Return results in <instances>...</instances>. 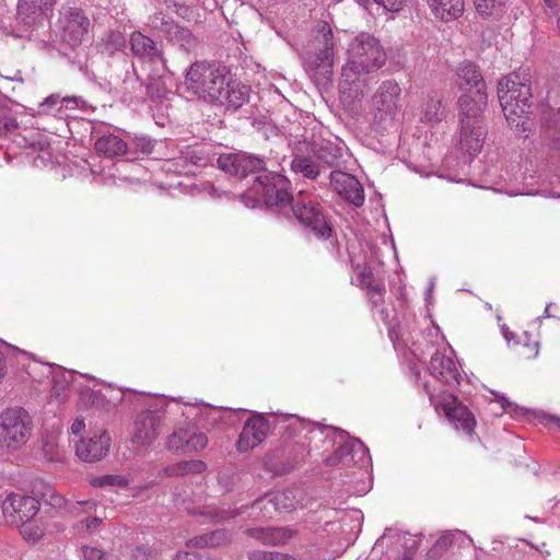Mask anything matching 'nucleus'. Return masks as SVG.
<instances>
[{"instance_id": "obj_1", "label": "nucleus", "mask_w": 560, "mask_h": 560, "mask_svg": "<svg viewBox=\"0 0 560 560\" xmlns=\"http://www.w3.org/2000/svg\"><path fill=\"white\" fill-rule=\"evenodd\" d=\"M385 62L386 54L377 38L368 33L355 36L349 45L348 61L342 68V101H361L369 83L368 74L381 69Z\"/></svg>"}, {"instance_id": "obj_2", "label": "nucleus", "mask_w": 560, "mask_h": 560, "mask_svg": "<svg viewBox=\"0 0 560 560\" xmlns=\"http://www.w3.org/2000/svg\"><path fill=\"white\" fill-rule=\"evenodd\" d=\"M532 74L529 70L510 73L498 83V97L506 121L525 130L532 98Z\"/></svg>"}, {"instance_id": "obj_3", "label": "nucleus", "mask_w": 560, "mask_h": 560, "mask_svg": "<svg viewBox=\"0 0 560 560\" xmlns=\"http://www.w3.org/2000/svg\"><path fill=\"white\" fill-rule=\"evenodd\" d=\"M229 71L226 67L215 62L196 61L186 71L184 86L190 95L208 103L222 100L228 86Z\"/></svg>"}, {"instance_id": "obj_4", "label": "nucleus", "mask_w": 560, "mask_h": 560, "mask_svg": "<svg viewBox=\"0 0 560 560\" xmlns=\"http://www.w3.org/2000/svg\"><path fill=\"white\" fill-rule=\"evenodd\" d=\"M290 189V180L275 172H264L257 175L247 191V198L255 199V203L264 202L267 207L283 209L292 203L293 197Z\"/></svg>"}, {"instance_id": "obj_5", "label": "nucleus", "mask_w": 560, "mask_h": 560, "mask_svg": "<svg viewBox=\"0 0 560 560\" xmlns=\"http://www.w3.org/2000/svg\"><path fill=\"white\" fill-rule=\"evenodd\" d=\"M33 420L30 413L21 408H7L0 413V447L9 451L22 448L30 440Z\"/></svg>"}, {"instance_id": "obj_6", "label": "nucleus", "mask_w": 560, "mask_h": 560, "mask_svg": "<svg viewBox=\"0 0 560 560\" xmlns=\"http://www.w3.org/2000/svg\"><path fill=\"white\" fill-rule=\"evenodd\" d=\"M289 207L303 228L316 238L328 240L331 236L332 228L318 202L300 194Z\"/></svg>"}, {"instance_id": "obj_7", "label": "nucleus", "mask_w": 560, "mask_h": 560, "mask_svg": "<svg viewBox=\"0 0 560 560\" xmlns=\"http://www.w3.org/2000/svg\"><path fill=\"white\" fill-rule=\"evenodd\" d=\"M318 33L320 38H316V40L320 47L316 48V51L307 54L305 66L315 74L328 78L332 72L334 66L332 31L326 22H323L318 24Z\"/></svg>"}, {"instance_id": "obj_8", "label": "nucleus", "mask_w": 560, "mask_h": 560, "mask_svg": "<svg viewBox=\"0 0 560 560\" xmlns=\"http://www.w3.org/2000/svg\"><path fill=\"white\" fill-rule=\"evenodd\" d=\"M3 517L10 525L20 527L27 524L39 511V501L34 497L9 493L1 503Z\"/></svg>"}, {"instance_id": "obj_9", "label": "nucleus", "mask_w": 560, "mask_h": 560, "mask_svg": "<svg viewBox=\"0 0 560 560\" xmlns=\"http://www.w3.org/2000/svg\"><path fill=\"white\" fill-rule=\"evenodd\" d=\"M436 408H441L448 421L456 430H463L471 435L476 428V419L472 412L452 394H443Z\"/></svg>"}, {"instance_id": "obj_10", "label": "nucleus", "mask_w": 560, "mask_h": 560, "mask_svg": "<svg viewBox=\"0 0 560 560\" xmlns=\"http://www.w3.org/2000/svg\"><path fill=\"white\" fill-rule=\"evenodd\" d=\"M219 168L228 174L246 177L249 174L266 172V163L259 156L248 153L220 155L217 159Z\"/></svg>"}, {"instance_id": "obj_11", "label": "nucleus", "mask_w": 560, "mask_h": 560, "mask_svg": "<svg viewBox=\"0 0 560 560\" xmlns=\"http://www.w3.org/2000/svg\"><path fill=\"white\" fill-rule=\"evenodd\" d=\"M62 38L71 46L80 44L88 34L90 20L83 11L72 7H62L60 11Z\"/></svg>"}, {"instance_id": "obj_12", "label": "nucleus", "mask_w": 560, "mask_h": 560, "mask_svg": "<svg viewBox=\"0 0 560 560\" xmlns=\"http://www.w3.org/2000/svg\"><path fill=\"white\" fill-rule=\"evenodd\" d=\"M400 95L401 89L396 81L387 80L382 82L372 98L376 117L381 120L386 117L393 118L399 108Z\"/></svg>"}, {"instance_id": "obj_13", "label": "nucleus", "mask_w": 560, "mask_h": 560, "mask_svg": "<svg viewBox=\"0 0 560 560\" xmlns=\"http://www.w3.org/2000/svg\"><path fill=\"white\" fill-rule=\"evenodd\" d=\"M329 180L330 187L348 202L357 208L363 206L365 201L364 189L354 176L346 172L332 171Z\"/></svg>"}, {"instance_id": "obj_14", "label": "nucleus", "mask_w": 560, "mask_h": 560, "mask_svg": "<svg viewBox=\"0 0 560 560\" xmlns=\"http://www.w3.org/2000/svg\"><path fill=\"white\" fill-rule=\"evenodd\" d=\"M56 2L57 0H19L16 7L18 21L27 27L43 25Z\"/></svg>"}, {"instance_id": "obj_15", "label": "nucleus", "mask_w": 560, "mask_h": 560, "mask_svg": "<svg viewBox=\"0 0 560 560\" xmlns=\"http://www.w3.org/2000/svg\"><path fill=\"white\" fill-rule=\"evenodd\" d=\"M162 415L158 410L141 411L135 421L132 442L140 446L150 445L159 435Z\"/></svg>"}, {"instance_id": "obj_16", "label": "nucleus", "mask_w": 560, "mask_h": 560, "mask_svg": "<svg viewBox=\"0 0 560 560\" xmlns=\"http://www.w3.org/2000/svg\"><path fill=\"white\" fill-rule=\"evenodd\" d=\"M269 431L268 421L261 415L252 416L243 425L236 447L240 452H247L258 446Z\"/></svg>"}, {"instance_id": "obj_17", "label": "nucleus", "mask_w": 560, "mask_h": 560, "mask_svg": "<svg viewBox=\"0 0 560 560\" xmlns=\"http://www.w3.org/2000/svg\"><path fill=\"white\" fill-rule=\"evenodd\" d=\"M207 444L208 438L205 433L187 428L175 430L167 439L168 450L177 453L198 452L205 448Z\"/></svg>"}, {"instance_id": "obj_18", "label": "nucleus", "mask_w": 560, "mask_h": 560, "mask_svg": "<svg viewBox=\"0 0 560 560\" xmlns=\"http://www.w3.org/2000/svg\"><path fill=\"white\" fill-rule=\"evenodd\" d=\"M487 128L483 120H460V149L469 155H477L485 143Z\"/></svg>"}, {"instance_id": "obj_19", "label": "nucleus", "mask_w": 560, "mask_h": 560, "mask_svg": "<svg viewBox=\"0 0 560 560\" xmlns=\"http://www.w3.org/2000/svg\"><path fill=\"white\" fill-rule=\"evenodd\" d=\"M110 445V438L106 432L82 439L75 446V453L83 462L95 463L104 458Z\"/></svg>"}, {"instance_id": "obj_20", "label": "nucleus", "mask_w": 560, "mask_h": 560, "mask_svg": "<svg viewBox=\"0 0 560 560\" xmlns=\"http://www.w3.org/2000/svg\"><path fill=\"white\" fill-rule=\"evenodd\" d=\"M430 374L441 383L454 386L459 384L460 373L454 360L443 352L435 351L430 360Z\"/></svg>"}, {"instance_id": "obj_21", "label": "nucleus", "mask_w": 560, "mask_h": 560, "mask_svg": "<svg viewBox=\"0 0 560 560\" xmlns=\"http://www.w3.org/2000/svg\"><path fill=\"white\" fill-rule=\"evenodd\" d=\"M129 45L132 54L139 59L148 62H161L165 66L166 59L162 49L159 48L152 38L140 31H133L130 34Z\"/></svg>"}, {"instance_id": "obj_22", "label": "nucleus", "mask_w": 560, "mask_h": 560, "mask_svg": "<svg viewBox=\"0 0 560 560\" xmlns=\"http://www.w3.org/2000/svg\"><path fill=\"white\" fill-rule=\"evenodd\" d=\"M310 144L300 143L293 153L291 168L294 173L302 174L305 178L315 179L320 173V168L316 159L311 155Z\"/></svg>"}, {"instance_id": "obj_23", "label": "nucleus", "mask_w": 560, "mask_h": 560, "mask_svg": "<svg viewBox=\"0 0 560 560\" xmlns=\"http://www.w3.org/2000/svg\"><path fill=\"white\" fill-rule=\"evenodd\" d=\"M488 95L481 90L459 97L460 120H483L482 113L487 106Z\"/></svg>"}, {"instance_id": "obj_24", "label": "nucleus", "mask_w": 560, "mask_h": 560, "mask_svg": "<svg viewBox=\"0 0 560 560\" xmlns=\"http://www.w3.org/2000/svg\"><path fill=\"white\" fill-rule=\"evenodd\" d=\"M247 534L264 545L277 546L288 542L294 530L288 527H257L248 529Z\"/></svg>"}, {"instance_id": "obj_25", "label": "nucleus", "mask_w": 560, "mask_h": 560, "mask_svg": "<svg viewBox=\"0 0 560 560\" xmlns=\"http://www.w3.org/2000/svg\"><path fill=\"white\" fill-rule=\"evenodd\" d=\"M249 86L235 82L228 78V86L222 93V100H218L217 103L226 105L232 110H237L249 100Z\"/></svg>"}, {"instance_id": "obj_26", "label": "nucleus", "mask_w": 560, "mask_h": 560, "mask_svg": "<svg viewBox=\"0 0 560 560\" xmlns=\"http://www.w3.org/2000/svg\"><path fill=\"white\" fill-rule=\"evenodd\" d=\"M184 159H190L191 175L196 170L211 165L217 161V153L209 144H195L184 148Z\"/></svg>"}, {"instance_id": "obj_27", "label": "nucleus", "mask_w": 560, "mask_h": 560, "mask_svg": "<svg viewBox=\"0 0 560 560\" xmlns=\"http://www.w3.org/2000/svg\"><path fill=\"white\" fill-rule=\"evenodd\" d=\"M436 19L448 22L464 13V0H427Z\"/></svg>"}, {"instance_id": "obj_28", "label": "nucleus", "mask_w": 560, "mask_h": 560, "mask_svg": "<svg viewBox=\"0 0 560 560\" xmlns=\"http://www.w3.org/2000/svg\"><path fill=\"white\" fill-rule=\"evenodd\" d=\"M458 85L460 89L465 86L475 88V91L481 90L486 92V82L477 69V66L470 61L462 62L456 71Z\"/></svg>"}, {"instance_id": "obj_29", "label": "nucleus", "mask_w": 560, "mask_h": 560, "mask_svg": "<svg viewBox=\"0 0 560 560\" xmlns=\"http://www.w3.org/2000/svg\"><path fill=\"white\" fill-rule=\"evenodd\" d=\"M207 469V464L199 459L180 460L173 465L164 467L160 477H184L188 475H199Z\"/></svg>"}, {"instance_id": "obj_30", "label": "nucleus", "mask_w": 560, "mask_h": 560, "mask_svg": "<svg viewBox=\"0 0 560 560\" xmlns=\"http://www.w3.org/2000/svg\"><path fill=\"white\" fill-rule=\"evenodd\" d=\"M95 150L107 158L124 155L127 152V143L114 133L104 135L95 141Z\"/></svg>"}, {"instance_id": "obj_31", "label": "nucleus", "mask_w": 560, "mask_h": 560, "mask_svg": "<svg viewBox=\"0 0 560 560\" xmlns=\"http://www.w3.org/2000/svg\"><path fill=\"white\" fill-rule=\"evenodd\" d=\"M308 150L317 162L323 163L327 167L337 166L342 156L341 149L331 144H312L311 148L308 147Z\"/></svg>"}, {"instance_id": "obj_32", "label": "nucleus", "mask_w": 560, "mask_h": 560, "mask_svg": "<svg viewBox=\"0 0 560 560\" xmlns=\"http://www.w3.org/2000/svg\"><path fill=\"white\" fill-rule=\"evenodd\" d=\"M293 506V502L287 492L277 493L271 498L257 499L253 504L254 509L265 510L267 512H270V509L275 511L291 510Z\"/></svg>"}, {"instance_id": "obj_33", "label": "nucleus", "mask_w": 560, "mask_h": 560, "mask_svg": "<svg viewBox=\"0 0 560 560\" xmlns=\"http://www.w3.org/2000/svg\"><path fill=\"white\" fill-rule=\"evenodd\" d=\"M542 139L551 150L560 151V109L547 120Z\"/></svg>"}, {"instance_id": "obj_34", "label": "nucleus", "mask_w": 560, "mask_h": 560, "mask_svg": "<svg viewBox=\"0 0 560 560\" xmlns=\"http://www.w3.org/2000/svg\"><path fill=\"white\" fill-rule=\"evenodd\" d=\"M229 538V533L225 529H218L190 539L188 546L198 548L217 547L225 544Z\"/></svg>"}, {"instance_id": "obj_35", "label": "nucleus", "mask_w": 560, "mask_h": 560, "mask_svg": "<svg viewBox=\"0 0 560 560\" xmlns=\"http://www.w3.org/2000/svg\"><path fill=\"white\" fill-rule=\"evenodd\" d=\"M456 535H460L459 530L445 532L427 552V560H439L454 544Z\"/></svg>"}, {"instance_id": "obj_36", "label": "nucleus", "mask_w": 560, "mask_h": 560, "mask_svg": "<svg viewBox=\"0 0 560 560\" xmlns=\"http://www.w3.org/2000/svg\"><path fill=\"white\" fill-rule=\"evenodd\" d=\"M172 35L173 40L187 52H191L198 47L197 37L186 27L175 26Z\"/></svg>"}, {"instance_id": "obj_37", "label": "nucleus", "mask_w": 560, "mask_h": 560, "mask_svg": "<svg viewBox=\"0 0 560 560\" xmlns=\"http://www.w3.org/2000/svg\"><path fill=\"white\" fill-rule=\"evenodd\" d=\"M385 285L382 282L376 283L374 287H371L369 290H366V294L369 298V301L373 308H378L381 312V315L383 319L387 318L388 312L385 308Z\"/></svg>"}, {"instance_id": "obj_38", "label": "nucleus", "mask_w": 560, "mask_h": 560, "mask_svg": "<svg viewBox=\"0 0 560 560\" xmlns=\"http://www.w3.org/2000/svg\"><path fill=\"white\" fill-rule=\"evenodd\" d=\"M61 97L59 94H51L47 96L44 102L38 105V114L39 115H51V116H62L63 107L61 105Z\"/></svg>"}, {"instance_id": "obj_39", "label": "nucleus", "mask_w": 560, "mask_h": 560, "mask_svg": "<svg viewBox=\"0 0 560 560\" xmlns=\"http://www.w3.org/2000/svg\"><path fill=\"white\" fill-rule=\"evenodd\" d=\"M443 118L442 102L436 97H429L423 108V119L428 122H439Z\"/></svg>"}, {"instance_id": "obj_40", "label": "nucleus", "mask_w": 560, "mask_h": 560, "mask_svg": "<svg viewBox=\"0 0 560 560\" xmlns=\"http://www.w3.org/2000/svg\"><path fill=\"white\" fill-rule=\"evenodd\" d=\"M91 485L96 488L104 487H118L125 488L128 486V479L120 475H103L93 477L91 479Z\"/></svg>"}, {"instance_id": "obj_41", "label": "nucleus", "mask_w": 560, "mask_h": 560, "mask_svg": "<svg viewBox=\"0 0 560 560\" xmlns=\"http://www.w3.org/2000/svg\"><path fill=\"white\" fill-rule=\"evenodd\" d=\"M190 159H184V148L168 161V171L179 175H191Z\"/></svg>"}, {"instance_id": "obj_42", "label": "nucleus", "mask_w": 560, "mask_h": 560, "mask_svg": "<svg viewBox=\"0 0 560 560\" xmlns=\"http://www.w3.org/2000/svg\"><path fill=\"white\" fill-rule=\"evenodd\" d=\"M505 1L506 0H474L478 13L486 16L498 14Z\"/></svg>"}, {"instance_id": "obj_43", "label": "nucleus", "mask_w": 560, "mask_h": 560, "mask_svg": "<svg viewBox=\"0 0 560 560\" xmlns=\"http://www.w3.org/2000/svg\"><path fill=\"white\" fill-rule=\"evenodd\" d=\"M353 445L351 443H345L340 445L334 454L329 455L325 459L327 466H338L352 453Z\"/></svg>"}, {"instance_id": "obj_44", "label": "nucleus", "mask_w": 560, "mask_h": 560, "mask_svg": "<svg viewBox=\"0 0 560 560\" xmlns=\"http://www.w3.org/2000/svg\"><path fill=\"white\" fill-rule=\"evenodd\" d=\"M69 393V383L65 375L56 376L51 388V395L60 402L66 401Z\"/></svg>"}, {"instance_id": "obj_45", "label": "nucleus", "mask_w": 560, "mask_h": 560, "mask_svg": "<svg viewBox=\"0 0 560 560\" xmlns=\"http://www.w3.org/2000/svg\"><path fill=\"white\" fill-rule=\"evenodd\" d=\"M45 489L46 491L42 493V501L57 509L67 508L68 501L62 495L56 493L50 486H46Z\"/></svg>"}, {"instance_id": "obj_46", "label": "nucleus", "mask_w": 560, "mask_h": 560, "mask_svg": "<svg viewBox=\"0 0 560 560\" xmlns=\"http://www.w3.org/2000/svg\"><path fill=\"white\" fill-rule=\"evenodd\" d=\"M188 512L190 514L207 516L212 520H224L228 517V515L224 511L218 510L217 508H214L212 505H203V506L188 509Z\"/></svg>"}, {"instance_id": "obj_47", "label": "nucleus", "mask_w": 560, "mask_h": 560, "mask_svg": "<svg viewBox=\"0 0 560 560\" xmlns=\"http://www.w3.org/2000/svg\"><path fill=\"white\" fill-rule=\"evenodd\" d=\"M249 560H295L292 556L281 552L254 551L249 555Z\"/></svg>"}, {"instance_id": "obj_48", "label": "nucleus", "mask_w": 560, "mask_h": 560, "mask_svg": "<svg viewBox=\"0 0 560 560\" xmlns=\"http://www.w3.org/2000/svg\"><path fill=\"white\" fill-rule=\"evenodd\" d=\"M106 45L108 49L120 50L126 45V38L119 31H110L106 36Z\"/></svg>"}, {"instance_id": "obj_49", "label": "nucleus", "mask_w": 560, "mask_h": 560, "mask_svg": "<svg viewBox=\"0 0 560 560\" xmlns=\"http://www.w3.org/2000/svg\"><path fill=\"white\" fill-rule=\"evenodd\" d=\"M18 127L15 118L0 110V138L5 137L10 131Z\"/></svg>"}, {"instance_id": "obj_50", "label": "nucleus", "mask_w": 560, "mask_h": 560, "mask_svg": "<svg viewBox=\"0 0 560 560\" xmlns=\"http://www.w3.org/2000/svg\"><path fill=\"white\" fill-rule=\"evenodd\" d=\"M359 285L369 290L374 287L377 282L374 281V273L369 266H364L358 275Z\"/></svg>"}, {"instance_id": "obj_51", "label": "nucleus", "mask_w": 560, "mask_h": 560, "mask_svg": "<svg viewBox=\"0 0 560 560\" xmlns=\"http://www.w3.org/2000/svg\"><path fill=\"white\" fill-rule=\"evenodd\" d=\"M82 551L85 560H115L113 556L106 555L95 547H83Z\"/></svg>"}, {"instance_id": "obj_52", "label": "nucleus", "mask_w": 560, "mask_h": 560, "mask_svg": "<svg viewBox=\"0 0 560 560\" xmlns=\"http://www.w3.org/2000/svg\"><path fill=\"white\" fill-rule=\"evenodd\" d=\"M375 3L382 5L387 11H398L404 0H373Z\"/></svg>"}, {"instance_id": "obj_53", "label": "nucleus", "mask_w": 560, "mask_h": 560, "mask_svg": "<svg viewBox=\"0 0 560 560\" xmlns=\"http://www.w3.org/2000/svg\"><path fill=\"white\" fill-rule=\"evenodd\" d=\"M61 100L62 102L60 106L63 107V115L68 109H75L81 102V98L77 96H66L61 97Z\"/></svg>"}, {"instance_id": "obj_54", "label": "nucleus", "mask_w": 560, "mask_h": 560, "mask_svg": "<svg viewBox=\"0 0 560 560\" xmlns=\"http://www.w3.org/2000/svg\"><path fill=\"white\" fill-rule=\"evenodd\" d=\"M150 552V549L144 546L137 547L132 552V560H148Z\"/></svg>"}, {"instance_id": "obj_55", "label": "nucleus", "mask_w": 560, "mask_h": 560, "mask_svg": "<svg viewBox=\"0 0 560 560\" xmlns=\"http://www.w3.org/2000/svg\"><path fill=\"white\" fill-rule=\"evenodd\" d=\"M200 556L197 552L179 551L176 553L174 560H198Z\"/></svg>"}, {"instance_id": "obj_56", "label": "nucleus", "mask_w": 560, "mask_h": 560, "mask_svg": "<svg viewBox=\"0 0 560 560\" xmlns=\"http://www.w3.org/2000/svg\"><path fill=\"white\" fill-rule=\"evenodd\" d=\"M22 534L25 539L32 540V541L38 540L40 537V534L37 530L31 529L28 526H26V524L24 525Z\"/></svg>"}, {"instance_id": "obj_57", "label": "nucleus", "mask_w": 560, "mask_h": 560, "mask_svg": "<svg viewBox=\"0 0 560 560\" xmlns=\"http://www.w3.org/2000/svg\"><path fill=\"white\" fill-rule=\"evenodd\" d=\"M95 502L94 501H90V500H86V501H77L75 504L70 509L71 512H74L78 510V506H85V511H90L92 509L95 508Z\"/></svg>"}, {"instance_id": "obj_58", "label": "nucleus", "mask_w": 560, "mask_h": 560, "mask_svg": "<svg viewBox=\"0 0 560 560\" xmlns=\"http://www.w3.org/2000/svg\"><path fill=\"white\" fill-rule=\"evenodd\" d=\"M85 423L82 419H75L71 425V431L74 435L81 434V432L84 430Z\"/></svg>"}, {"instance_id": "obj_59", "label": "nucleus", "mask_w": 560, "mask_h": 560, "mask_svg": "<svg viewBox=\"0 0 560 560\" xmlns=\"http://www.w3.org/2000/svg\"><path fill=\"white\" fill-rule=\"evenodd\" d=\"M84 522H85L86 529L89 532H93L94 529H96L100 526L102 520L98 517H92V518H86Z\"/></svg>"}, {"instance_id": "obj_60", "label": "nucleus", "mask_w": 560, "mask_h": 560, "mask_svg": "<svg viewBox=\"0 0 560 560\" xmlns=\"http://www.w3.org/2000/svg\"><path fill=\"white\" fill-rule=\"evenodd\" d=\"M544 1L549 9L548 14L550 18H553L556 12H560V9L558 8L556 0H544Z\"/></svg>"}, {"instance_id": "obj_61", "label": "nucleus", "mask_w": 560, "mask_h": 560, "mask_svg": "<svg viewBox=\"0 0 560 560\" xmlns=\"http://www.w3.org/2000/svg\"><path fill=\"white\" fill-rule=\"evenodd\" d=\"M544 420H546L547 425H555L560 428V418H557L555 416H546L544 417Z\"/></svg>"}, {"instance_id": "obj_62", "label": "nucleus", "mask_w": 560, "mask_h": 560, "mask_svg": "<svg viewBox=\"0 0 560 560\" xmlns=\"http://www.w3.org/2000/svg\"><path fill=\"white\" fill-rule=\"evenodd\" d=\"M229 478L230 477L228 475H225V474H222V475L219 476V482L221 485H223L225 491H231L232 490V488H230V486H229Z\"/></svg>"}, {"instance_id": "obj_63", "label": "nucleus", "mask_w": 560, "mask_h": 560, "mask_svg": "<svg viewBox=\"0 0 560 560\" xmlns=\"http://www.w3.org/2000/svg\"><path fill=\"white\" fill-rule=\"evenodd\" d=\"M4 357L2 351L0 350V380L4 376Z\"/></svg>"}, {"instance_id": "obj_64", "label": "nucleus", "mask_w": 560, "mask_h": 560, "mask_svg": "<svg viewBox=\"0 0 560 560\" xmlns=\"http://www.w3.org/2000/svg\"><path fill=\"white\" fill-rule=\"evenodd\" d=\"M553 18L557 20V31L560 33V12H556Z\"/></svg>"}]
</instances>
